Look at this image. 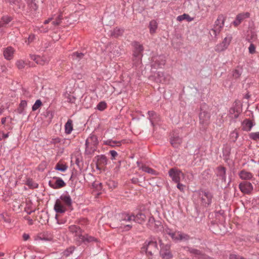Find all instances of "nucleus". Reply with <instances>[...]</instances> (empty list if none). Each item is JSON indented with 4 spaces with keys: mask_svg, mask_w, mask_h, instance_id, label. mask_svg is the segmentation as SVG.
<instances>
[{
    "mask_svg": "<svg viewBox=\"0 0 259 259\" xmlns=\"http://www.w3.org/2000/svg\"><path fill=\"white\" fill-rule=\"evenodd\" d=\"M53 179H56V182L53 184L51 181H49V185L54 189H59L64 187L66 185L65 183L60 178L54 177Z\"/></svg>",
    "mask_w": 259,
    "mask_h": 259,
    "instance_id": "2eb2a0df",
    "label": "nucleus"
},
{
    "mask_svg": "<svg viewBox=\"0 0 259 259\" xmlns=\"http://www.w3.org/2000/svg\"><path fill=\"white\" fill-rule=\"evenodd\" d=\"M25 62L22 60H18L16 62V65L19 69L24 68L25 66Z\"/></svg>",
    "mask_w": 259,
    "mask_h": 259,
    "instance_id": "de8ad7c7",
    "label": "nucleus"
},
{
    "mask_svg": "<svg viewBox=\"0 0 259 259\" xmlns=\"http://www.w3.org/2000/svg\"><path fill=\"white\" fill-rule=\"evenodd\" d=\"M148 114L149 115V118L152 124H153L154 122L159 120L160 118L159 115L154 111H148Z\"/></svg>",
    "mask_w": 259,
    "mask_h": 259,
    "instance_id": "393cba45",
    "label": "nucleus"
},
{
    "mask_svg": "<svg viewBox=\"0 0 259 259\" xmlns=\"http://www.w3.org/2000/svg\"><path fill=\"white\" fill-rule=\"evenodd\" d=\"M221 31V30L218 29V28L213 27L209 31V33L211 37H216L217 35L220 33Z\"/></svg>",
    "mask_w": 259,
    "mask_h": 259,
    "instance_id": "58836bf2",
    "label": "nucleus"
},
{
    "mask_svg": "<svg viewBox=\"0 0 259 259\" xmlns=\"http://www.w3.org/2000/svg\"><path fill=\"white\" fill-rule=\"evenodd\" d=\"M190 238L189 235L186 233L178 231V241H187Z\"/></svg>",
    "mask_w": 259,
    "mask_h": 259,
    "instance_id": "2f4dec72",
    "label": "nucleus"
},
{
    "mask_svg": "<svg viewBox=\"0 0 259 259\" xmlns=\"http://www.w3.org/2000/svg\"><path fill=\"white\" fill-rule=\"evenodd\" d=\"M189 17V16L188 15L184 14L182 15H180V16H178L177 18V20L179 21H182Z\"/></svg>",
    "mask_w": 259,
    "mask_h": 259,
    "instance_id": "603ef678",
    "label": "nucleus"
},
{
    "mask_svg": "<svg viewBox=\"0 0 259 259\" xmlns=\"http://www.w3.org/2000/svg\"><path fill=\"white\" fill-rule=\"evenodd\" d=\"M104 144L111 147L119 146L121 145V141L108 140L104 142Z\"/></svg>",
    "mask_w": 259,
    "mask_h": 259,
    "instance_id": "72a5a7b5",
    "label": "nucleus"
},
{
    "mask_svg": "<svg viewBox=\"0 0 259 259\" xmlns=\"http://www.w3.org/2000/svg\"><path fill=\"white\" fill-rule=\"evenodd\" d=\"M74 250V248L73 247H71L68 249H67L66 250H65L63 254V256H65V257H68L70 255V254H71V253H72V252H73Z\"/></svg>",
    "mask_w": 259,
    "mask_h": 259,
    "instance_id": "a18cd8bd",
    "label": "nucleus"
},
{
    "mask_svg": "<svg viewBox=\"0 0 259 259\" xmlns=\"http://www.w3.org/2000/svg\"><path fill=\"white\" fill-rule=\"evenodd\" d=\"M212 195L208 191L199 190L195 191L193 195V202L198 206H208L212 201Z\"/></svg>",
    "mask_w": 259,
    "mask_h": 259,
    "instance_id": "f257e3e1",
    "label": "nucleus"
},
{
    "mask_svg": "<svg viewBox=\"0 0 259 259\" xmlns=\"http://www.w3.org/2000/svg\"><path fill=\"white\" fill-rule=\"evenodd\" d=\"M205 106L201 108L199 115V123L204 128L206 127L210 123V114L205 109Z\"/></svg>",
    "mask_w": 259,
    "mask_h": 259,
    "instance_id": "0eeeda50",
    "label": "nucleus"
},
{
    "mask_svg": "<svg viewBox=\"0 0 259 259\" xmlns=\"http://www.w3.org/2000/svg\"><path fill=\"white\" fill-rule=\"evenodd\" d=\"M40 239L42 240L51 241L52 240L53 238L51 236L48 237H46L44 236V235H43L42 237H40Z\"/></svg>",
    "mask_w": 259,
    "mask_h": 259,
    "instance_id": "e2e57ef3",
    "label": "nucleus"
},
{
    "mask_svg": "<svg viewBox=\"0 0 259 259\" xmlns=\"http://www.w3.org/2000/svg\"><path fill=\"white\" fill-rule=\"evenodd\" d=\"M133 64L136 67L139 66L141 63L142 58L143 56V47L138 42H135L133 44Z\"/></svg>",
    "mask_w": 259,
    "mask_h": 259,
    "instance_id": "39448f33",
    "label": "nucleus"
},
{
    "mask_svg": "<svg viewBox=\"0 0 259 259\" xmlns=\"http://www.w3.org/2000/svg\"><path fill=\"white\" fill-rule=\"evenodd\" d=\"M42 105V102L40 100H37L32 106V111H36Z\"/></svg>",
    "mask_w": 259,
    "mask_h": 259,
    "instance_id": "79ce46f5",
    "label": "nucleus"
},
{
    "mask_svg": "<svg viewBox=\"0 0 259 259\" xmlns=\"http://www.w3.org/2000/svg\"><path fill=\"white\" fill-rule=\"evenodd\" d=\"M118 219L120 222L121 226L119 227H121V226L123 225L125 230H129L132 228V226L127 223L134 221V215L133 214L121 213L119 214Z\"/></svg>",
    "mask_w": 259,
    "mask_h": 259,
    "instance_id": "423d86ee",
    "label": "nucleus"
},
{
    "mask_svg": "<svg viewBox=\"0 0 259 259\" xmlns=\"http://www.w3.org/2000/svg\"><path fill=\"white\" fill-rule=\"evenodd\" d=\"M82 239H80L78 242L85 243L97 241L96 238L92 236H89L88 234H82Z\"/></svg>",
    "mask_w": 259,
    "mask_h": 259,
    "instance_id": "cd10ccee",
    "label": "nucleus"
},
{
    "mask_svg": "<svg viewBox=\"0 0 259 259\" xmlns=\"http://www.w3.org/2000/svg\"><path fill=\"white\" fill-rule=\"evenodd\" d=\"M171 145L175 148H178L182 143V139L177 135H174L170 139Z\"/></svg>",
    "mask_w": 259,
    "mask_h": 259,
    "instance_id": "f3484780",
    "label": "nucleus"
},
{
    "mask_svg": "<svg viewBox=\"0 0 259 259\" xmlns=\"http://www.w3.org/2000/svg\"><path fill=\"white\" fill-rule=\"evenodd\" d=\"M155 81L157 82L162 83H168L170 76L168 74H165L163 72H158L155 74Z\"/></svg>",
    "mask_w": 259,
    "mask_h": 259,
    "instance_id": "f8f14e48",
    "label": "nucleus"
},
{
    "mask_svg": "<svg viewBox=\"0 0 259 259\" xmlns=\"http://www.w3.org/2000/svg\"><path fill=\"white\" fill-rule=\"evenodd\" d=\"M224 20L225 19L223 15L219 16L214 22L213 27L218 28V29L221 30L224 25Z\"/></svg>",
    "mask_w": 259,
    "mask_h": 259,
    "instance_id": "4be33fe9",
    "label": "nucleus"
},
{
    "mask_svg": "<svg viewBox=\"0 0 259 259\" xmlns=\"http://www.w3.org/2000/svg\"><path fill=\"white\" fill-rule=\"evenodd\" d=\"M168 174L172 180L175 183L180 182L181 179L185 178V175L182 171L176 168H171L169 170Z\"/></svg>",
    "mask_w": 259,
    "mask_h": 259,
    "instance_id": "6e6552de",
    "label": "nucleus"
},
{
    "mask_svg": "<svg viewBox=\"0 0 259 259\" xmlns=\"http://www.w3.org/2000/svg\"><path fill=\"white\" fill-rule=\"evenodd\" d=\"M69 231L76 237L75 239L79 241L80 239H82V231L79 227L76 225H71L69 227Z\"/></svg>",
    "mask_w": 259,
    "mask_h": 259,
    "instance_id": "ddd939ff",
    "label": "nucleus"
},
{
    "mask_svg": "<svg viewBox=\"0 0 259 259\" xmlns=\"http://www.w3.org/2000/svg\"><path fill=\"white\" fill-rule=\"evenodd\" d=\"M197 259H214L213 258L204 254L201 253L200 256L197 257Z\"/></svg>",
    "mask_w": 259,
    "mask_h": 259,
    "instance_id": "6e6d98bb",
    "label": "nucleus"
},
{
    "mask_svg": "<svg viewBox=\"0 0 259 259\" xmlns=\"http://www.w3.org/2000/svg\"><path fill=\"white\" fill-rule=\"evenodd\" d=\"M97 159V166L99 165H106L107 163V158L105 155H97L95 157Z\"/></svg>",
    "mask_w": 259,
    "mask_h": 259,
    "instance_id": "b1692460",
    "label": "nucleus"
},
{
    "mask_svg": "<svg viewBox=\"0 0 259 259\" xmlns=\"http://www.w3.org/2000/svg\"><path fill=\"white\" fill-rule=\"evenodd\" d=\"M158 242H159V245H160V248H163V246H164V245H165V244H164L162 242V240H161L160 238H159V239H158Z\"/></svg>",
    "mask_w": 259,
    "mask_h": 259,
    "instance_id": "69168bd1",
    "label": "nucleus"
},
{
    "mask_svg": "<svg viewBox=\"0 0 259 259\" xmlns=\"http://www.w3.org/2000/svg\"><path fill=\"white\" fill-rule=\"evenodd\" d=\"M188 251L192 253V254H194L196 255H197V257L198 256H200L202 252L200 250H198L197 249H195V248H188Z\"/></svg>",
    "mask_w": 259,
    "mask_h": 259,
    "instance_id": "ea45409f",
    "label": "nucleus"
},
{
    "mask_svg": "<svg viewBox=\"0 0 259 259\" xmlns=\"http://www.w3.org/2000/svg\"><path fill=\"white\" fill-rule=\"evenodd\" d=\"M239 176L241 179L245 180H250L253 177V175L251 172L245 170H241L239 172Z\"/></svg>",
    "mask_w": 259,
    "mask_h": 259,
    "instance_id": "a878e982",
    "label": "nucleus"
},
{
    "mask_svg": "<svg viewBox=\"0 0 259 259\" xmlns=\"http://www.w3.org/2000/svg\"><path fill=\"white\" fill-rule=\"evenodd\" d=\"M72 130V121L71 119H68L65 125V133L67 134H69L71 133Z\"/></svg>",
    "mask_w": 259,
    "mask_h": 259,
    "instance_id": "7c9ffc66",
    "label": "nucleus"
},
{
    "mask_svg": "<svg viewBox=\"0 0 259 259\" xmlns=\"http://www.w3.org/2000/svg\"><path fill=\"white\" fill-rule=\"evenodd\" d=\"M67 166L65 164L58 163L55 166V169L64 172L67 169Z\"/></svg>",
    "mask_w": 259,
    "mask_h": 259,
    "instance_id": "e433bc0d",
    "label": "nucleus"
},
{
    "mask_svg": "<svg viewBox=\"0 0 259 259\" xmlns=\"http://www.w3.org/2000/svg\"><path fill=\"white\" fill-rule=\"evenodd\" d=\"M169 236L174 241H178V231L172 232Z\"/></svg>",
    "mask_w": 259,
    "mask_h": 259,
    "instance_id": "5fc2aeb1",
    "label": "nucleus"
},
{
    "mask_svg": "<svg viewBox=\"0 0 259 259\" xmlns=\"http://www.w3.org/2000/svg\"><path fill=\"white\" fill-rule=\"evenodd\" d=\"M123 31V29L116 27L111 31V35L114 37H117L122 35Z\"/></svg>",
    "mask_w": 259,
    "mask_h": 259,
    "instance_id": "c756f323",
    "label": "nucleus"
},
{
    "mask_svg": "<svg viewBox=\"0 0 259 259\" xmlns=\"http://www.w3.org/2000/svg\"><path fill=\"white\" fill-rule=\"evenodd\" d=\"M249 53L251 54H253L255 53V46L253 44H250L248 48Z\"/></svg>",
    "mask_w": 259,
    "mask_h": 259,
    "instance_id": "3c124183",
    "label": "nucleus"
},
{
    "mask_svg": "<svg viewBox=\"0 0 259 259\" xmlns=\"http://www.w3.org/2000/svg\"><path fill=\"white\" fill-rule=\"evenodd\" d=\"M23 238L24 240L26 241L29 238V235L27 234H24L23 235Z\"/></svg>",
    "mask_w": 259,
    "mask_h": 259,
    "instance_id": "338daca9",
    "label": "nucleus"
},
{
    "mask_svg": "<svg viewBox=\"0 0 259 259\" xmlns=\"http://www.w3.org/2000/svg\"><path fill=\"white\" fill-rule=\"evenodd\" d=\"M249 137L254 141L259 140V132L251 133L249 134Z\"/></svg>",
    "mask_w": 259,
    "mask_h": 259,
    "instance_id": "49530a36",
    "label": "nucleus"
},
{
    "mask_svg": "<svg viewBox=\"0 0 259 259\" xmlns=\"http://www.w3.org/2000/svg\"><path fill=\"white\" fill-rule=\"evenodd\" d=\"M67 102L71 103H74L75 101L76 98L71 95H68L67 98Z\"/></svg>",
    "mask_w": 259,
    "mask_h": 259,
    "instance_id": "13d9d810",
    "label": "nucleus"
},
{
    "mask_svg": "<svg viewBox=\"0 0 259 259\" xmlns=\"http://www.w3.org/2000/svg\"><path fill=\"white\" fill-rule=\"evenodd\" d=\"M31 58L32 60H34L36 63L41 65L48 63L50 60L49 58L46 56H32Z\"/></svg>",
    "mask_w": 259,
    "mask_h": 259,
    "instance_id": "dca6fc26",
    "label": "nucleus"
},
{
    "mask_svg": "<svg viewBox=\"0 0 259 259\" xmlns=\"http://www.w3.org/2000/svg\"><path fill=\"white\" fill-rule=\"evenodd\" d=\"M249 17V13L248 12L245 13H241L237 15L236 19H237V23H241L245 18Z\"/></svg>",
    "mask_w": 259,
    "mask_h": 259,
    "instance_id": "c9c22d12",
    "label": "nucleus"
},
{
    "mask_svg": "<svg viewBox=\"0 0 259 259\" xmlns=\"http://www.w3.org/2000/svg\"><path fill=\"white\" fill-rule=\"evenodd\" d=\"M107 107L106 103L105 102H101L97 105V109L100 111L104 110Z\"/></svg>",
    "mask_w": 259,
    "mask_h": 259,
    "instance_id": "09e8293b",
    "label": "nucleus"
},
{
    "mask_svg": "<svg viewBox=\"0 0 259 259\" xmlns=\"http://www.w3.org/2000/svg\"><path fill=\"white\" fill-rule=\"evenodd\" d=\"M14 52V49L11 47H8L4 50V56L5 59L8 60H11L13 57Z\"/></svg>",
    "mask_w": 259,
    "mask_h": 259,
    "instance_id": "aec40b11",
    "label": "nucleus"
},
{
    "mask_svg": "<svg viewBox=\"0 0 259 259\" xmlns=\"http://www.w3.org/2000/svg\"><path fill=\"white\" fill-rule=\"evenodd\" d=\"M229 112H230V114H234L233 116H232V117H234L235 118H238V117L239 116V113L238 112L235 113V108H231L230 109Z\"/></svg>",
    "mask_w": 259,
    "mask_h": 259,
    "instance_id": "864d4df0",
    "label": "nucleus"
},
{
    "mask_svg": "<svg viewBox=\"0 0 259 259\" xmlns=\"http://www.w3.org/2000/svg\"><path fill=\"white\" fill-rule=\"evenodd\" d=\"M109 153L111 155V159L112 160L115 159V157L117 156L118 155L117 152L115 151V150H111V151H110Z\"/></svg>",
    "mask_w": 259,
    "mask_h": 259,
    "instance_id": "bf43d9fd",
    "label": "nucleus"
},
{
    "mask_svg": "<svg viewBox=\"0 0 259 259\" xmlns=\"http://www.w3.org/2000/svg\"><path fill=\"white\" fill-rule=\"evenodd\" d=\"M111 49H112V51L110 52V54H113L114 57V56H119V52L118 50L117 49V47L116 46H113L110 47ZM110 57H111V54H110Z\"/></svg>",
    "mask_w": 259,
    "mask_h": 259,
    "instance_id": "a19ab883",
    "label": "nucleus"
},
{
    "mask_svg": "<svg viewBox=\"0 0 259 259\" xmlns=\"http://www.w3.org/2000/svg\"><path fill=\"white\" fill-rule=\"evenodd\" d=\"M173 231L169 228L166 227L163 230V232L168 235H170Z\"/></svg>",
    "mask_w": 259,
    "mask_h": 259,
    "instance_id": "052dcab7",
    "label": "nucleus"
},
{
    "mask_svg": "<svg viewBox=\"0 0 259 259\" xmlns=\"http://www.w3.org/2000/svg\"><path fill=\"white\" fill-rule=\"evenodd\" d=\"M231 41V36H227L226 37L223 41L218 44L214 48V50L216 52H221L226 50L228 46H229Z\"/></svg>",
    "mask_w": 259,
    "mask_h": 259,
    "instance_id": "9d476101",
    "label": "nucleus"
},
{
    "mask_svg": "<svg viewBox=\"0 0 259 259\" xmlns=\"http://www.w3.org/2000/svg\"><path fill=\"white\" fill-rule=\"evenodd\" d=\"M217 175L222 181L226 182V169L224 166H219L217 168Z\"/></svg>",
    "mask_w": 259,
    "mask_h": 259,
    "instance_id": "6ab92c4d",
    "label": "nucleus"
},
{
    "mask_svg": "<svg viewBox=\"0 0 259 259\" xmlns=\"http://www.w3.org/2000/svg\"><path fill=\"white\" fill-rule=\"evenodd\" d=\"M239 188L242 193L249 194L253 190V186L249 182L243 181L239 184Z\"/></svg>",
    "mask_w": 259,
    "mask_h": 259,
    "instance_id": "9b49d317",
    "label": "nucleus"
},
{
    "mask_svg": "<svg viewBox=\"0 0 259 259\" xmlns=\"http://www.w3.org/2000/svg\"><path fill=\"white\" fill-rule=\"evenodd\" d=\"M24 109V108L19 106V107L17 109V111L19 114H22L23 113Z\"/></svg>",
    "mask_w": 259,
    "mask_h": 259,
    "instance_id": "0e129e2a",
    "label": "nucleus"
},
{
    "mask_svg": "<svg viewBox=\"0 0 259 259\" xmlns=\"http://www.w3.org/2000/svg\"><path fill=\"white\" fill-rule=\"evenodd\" d=\"M150 32L153 34L156 32L157 28V23L155 20H152L149 23Z\"/></svg>",
    "mask_w": 259,
    "mask_h": 259,
    "instance_id": "473e14b6",
    "label": "nucleus"
},
{
    "mask_svg": "<svg viewBox=\"0 0 259 259\" xmlns=\"http://www.w3.org/2000/svg\"><path fill=\"white\" fill-rule=\"evenodd\" d=\"M62 202L66 207H67L70 210L73 209L72 200L71 197L67 194H62L60 199H57L54 205V209L57 213H64L66 211L65 206L62 204Z\"/></svg>",
    "mask_w": 259,
    "mask_h": 259,
    "instance_id": "f03ea898",
    "label": "nucleus"
},
{
    "mask_svg": "<svg viewBox=\"0 0 259 259\" xmlns=\"http://www.w3.org/2000/svg\"><path fill=\"white\" fill-rule=\"evenodd\" d=\"M12 19L9 16H4L0 20V28L6 27L11 21Z\"/></svg>",
    "mask_w": 259,
    "mask_h": 259,
    "instance_id": "bb28decb",
    "label": "nucleus"
},
{
    "mask_svg": "<svg viewBox=\"0 0 259 259\" xmlns=\"http://www.w3.org/2000/svg\"><path fill=\"white\" fill-rule=\"evenodd\" d=\"M62 20V15L61 14H60L56 18L55 20L52 22V24L54 26H58L61 23Z\"/></svg>",
    "mask_w": 259,
    "mask_h": 259,
    "instance_id": "37998d69",
    "label": "nucleus"
},
{
    "mask_svg": "<svg viewBox=\"0 0 259 259\" xmlns=\"http://www.w3.org/2000/svg\"><path fill=\"white\" fill-rule=\"evenodd\" d=\"M35 38V36L34 34H31L29 35L28 38H27V40H25V42L27 44V45H29L30 44L31 42H32Z\"/></svg>",
    "mask_w": 259,
    "mask_h": 259,
    "instance_id": "8fccbe9b",
    "label": "nucleus"
},
{
    "mask_svg": "<svg viewBox=\"0 0 259 259\" xmlns=\"http://www.w3.org/2000/svg\"><path fill=\"white\" fill-rule=\"evenodd\" d=\"M147 225L150 229L157 231L161 226V223L159 221H155L153 217H150L149 218Z\"/></svg>",
    "mask_w": 259,
    "mask_h": 259,
    "instance_id": "4468645a",
    "label": "nucleus"
},
{
    "mask_svg": "<svg viewBox=\"0 0 259 259\" xmlns=\"http://www.w3.org/2000/svg\"><path fill=\"white\" fill-rule=\"evenodd\" d=\"M146 221L145 215L142 213L139 212L136 215H134V222L140 224L144 223Z\"/></svg>",
    "mask_w": 259,
    "mask_h": 259,
    "instance_id": "5701e85b",
    "label": "nucleus"
},
{
    "mask_svg": "<svg viewBox=\"0 0 259 259\" xmlns=\"http://www.w3.org/2000/svg\"><path fill=\"white\" fill-rule=\"evenodd\" d=\"M70 56L73 60L78 62L84 57V54L75 52L73 53Z\"/></svg>",
    "mask_w": 259,
    "mask_h": 259,
    "instance_id": "c85d7f7f",
    "label": "nucleus"
},
{
    "mask_svg": "<svg viewBox=\"0 0 259 259\" xmlns=\"http://www.w3.org/2000/svg\"><path fill=\"white\" fill-rule=\"evenodd\" d=\"M132 182L133 184H137L139 182V180L138 178H134L132 179Z\"/></svg>",
    "mask_w": 259,
    "mask_h": 259,
    "instance_id": "774afa93",
    "label": "nucleus"
},
{
    "mask_svg": "<svg viewBox=\"0 0 259 259\" xmlns=\"http://www.w3.org/2000/svg\"><path fill=\"white\" fill-rule=\"evenodd\" d=\"M242 74V69L241 68L236 69L233 71V76L235 78H239Z\"/></svg>",
    "mask_w": 259,
    "mask_h": 259,
    "instance_id": "c03bdc74",
    "label": "nucleus"
},
{
    "mask_svg": "<svg viewBox=\"0 0 259 259\" xmlns=\"http://www.w3.org/2000/svg\"><path fill=\"white\" fill-rule=\"evenodd\" d=\"M177 187L178 189H179L181 192H184V190L185 189V185L180 183V182L177 183Z\"/></svg>",
    "mask_w": 259,
    "mask_h": 259,
    "instance_id": "4d7b16f0",
    "label": "nucleus"
},
{
    "mask_svg": "<svg viewBox=\"0 0 259 259\" xmlns=\"http://www.w3.org/2000/svg\"><path fill=\"white\" fill-rule=\"evenodd\" d=\"M159 254L163 259L172 258L173 255L170 251V245L166 244L165 245L163 246V248H160Z\"/></svg>",
    "mask_w": 259,
    "mask_h": 259,
    "instance_id": "1a4fd4ad",
    "label": "nucleus"
},
{
    "mask_svg": "<svg viewBox=\"0 0 259 259\" xmlns=\"http://www.w3.org/2000/svg\"><path fill=\"white\" fill-rule=\"evenodd\" d=\"M143 251H145L147 255L152 256L158 250V244L156 238L151 236L145 241L142 247Z\"/></svg>",
    "mask_w": 259,
    "mask_h": 259,
    "instance_id": "7ed1b4c3",
    "label": "nucleus"
},
{
    "mask_svg": "<svg viewBox=\"0 0 259 259\" xmlns=\"http://www.w3.org/2000/svg\"><path fill=\"white\" fill-rule=\"evenodd\" d=\"M254 125L253 123L249 119H246L242 122V128L244 131L249 132L250 131L253 126Z\"/></svg>",
    "mask_w": 259,
    "mask_h": 259,
    "instance_id": "412c9836",
    "label": "nucleus"
},
{
    "mask_svg": "<svg viewBox=\"0 0 259 259\" xmlns=\"http://www.w3.org/2000/svg\"><path fill=\"white\" fill-rule=\"evenodd\" d=\"M239 136V133L236 130L232 132L230 134V139L234 142H236Z\"/></svg>",
    "mask_w": 259,
    "mask_h": 259,
    "instance_id": "4c0bfd02",
    "label": "nucleus"
},
{
    "mask_svg": "<svg viewBox=\"0 0 259 259\" xmlns=\"http://www.w3.org/2000/svg\"><path fill=\"white\" fill-rule=\"evenodd\" d=\"M137 166L139 167V169H141L146 172H147L148 174H152L153 175H157V172L155 170H154L153 169H152L148 166H147L145 165L142 164L140 162L137 161Z\"/></svg>",
    "mask_w": 259,
    "mask_h": 259,
    "instance_id": "a211bd4d",
    "label": "nucleus"
},
{
    "mask_svg": "<svg viewBox=\"0 0 259 259\" xmlns=\"http://www.w3.org/2000/svg\"><path fill=\"white\" fill-rule=\"evenodd\" d=\"M99 144V141L96 136L91 134L85 141V149L84 154L92 155L96 151Z\"/></svg>",
    "mask_w": 259,
    "mask_h": 259,
    "instance_id": "20e7f679",
    "label": "nucleus"
},
{
    "mask_svg": "<svg viewBox=\"0 0 259 259\" xmlns=\"http://www.w3.org/2000/svg\"><path fill=\"white\" fill-rule=\"evenodd\" d=\"M155 63L157 64L158 67H161L165 64V60L164 57L160 56L155 58Z\"/></svg>",
    "mask_w": 259,
    "mask_h": 259,
    "instance_id": "f704fd0d",
    "label": "nucleus"
},
{
    "mask_svg": "<svg viewBox=\"0 0 259 259\" xmlns=\"http://www.w3.org/2000/svg\"><path fill=\"white\" fill-rule=\"evenodd\" d=\"M20 107L25 108L27 106V102L25 100H22L19 104Z\"/></svg>",
    "mask_w": 259,
    "mask_h": 259,
    "instance_id": "680f3d73",
    "label": "nucleus"
}]
</instances>
